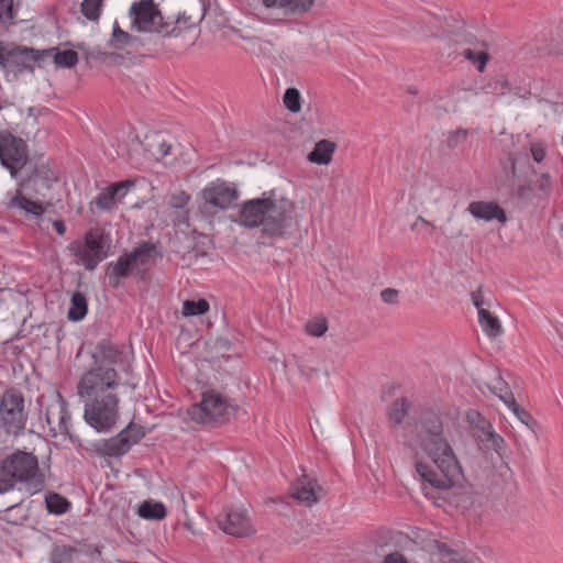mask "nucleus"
Segmentation results:
<instances>
[{"label": "nucleus", "mask_w": 563, "mask_h": 563, "mask_svg": "<svg viewBox=\"0 0 563 563\" xmlns=\"http://www.w3.org/2000/svg\"><path fill=\"white\" fill-rule=\"evenodd\" d=\"M26 420L23 395L15 389L5 390L0 397V422L3 430L18 435L24 430Z\"/></svg>", "instance_id": "nucleus-9"}, {"label": "nucleus", "mask_w": 563, "mask_h": 563, "mask_svg": "<svg viewBox=\"0 0 563 563\" xmlns=\"http://www.w3.org/2000/svg\"><path fill=\"white\" fill-rule=\"evenodd\" d=\"M531 191H532V187L530 184L520 185L517 188V197L521 200L529 199Z\"/></svg>", "instance_id": "nucleus-54"}, {"label": "nucleus", "mask_w": 563, "mask_h": 563, "mask_svg": "<svg viewBox=\"0 0 563 563\" xmlns=\"http://www.w3.org/2000/svg\"><path fill=\"white\" fill-rule=\"evenodd\" d=\"M53 225H54L55 231L59 235H64L65 234V232H66V224L64 223V221L56 220V221H54Z\"/></svg>", "instance_id": "nucleus-56"}, {"label": "nucleus", "mask_w": 563, "mask_h": 563, "mask_svg": "<svg viewBox=\"0 0 563 563\" xmlns=\"http://www.w3.org/2000/svg\"><path fill=\"white\" fill-rule=\"evenodd\" d=\"M467 211L478 220H497L500 223L507 221L506 211L494 201H473L468 205Z\"/></svg>", "instance_id": "nucleus-17"}, {"label": "nucleus", "mask_w": 563, "mask_h": 563, "mask_svg": "<svg viewBox=\"0 0 563 563\" xmlns=\"http://www.w3.org/2000/svg\"><path fill=\"white\" fill-rule=\"evenodd\" d=\"M0 162L3 167L9 169L12 178H18L19 172L29 162L26 143L8 131H1Z\"/></svg>", "instance_id": "nucleus-10"}, {"label": "nucleus", "mask_w": 563, "mask_h": 563, "mask_svg": "<svg viewBox=\"0 0 563 563\" xmlns=\"http://www.w3.org/2000/svg\"><path fill=\"white\" fill-rule=\"evenodd\" d=\"M536 186L545 194L550 192L552 188L551 176L549 174H542L537 180Z\"/></svg>", "instance_id": "nucleus-51"}, {"label": "nucleus", "mask_w": 563, "mask_h": 563, "mask_svg": "<svg viewBox=\"0 0 563 563\" xmlns=\"http://www.w3.org/2000/svg\"><path fill=\"white\" fill-rule=\"evenodd\" d=\"M131 30L143 33H156L163 37L172 36V22L166 21L153 0L134 1L129 10Z\"/></svg>", "instance_id": "nucleus-6"}, {"label": "nucleus", "mask_w": 563, "mask_h": 563, "mask_svg": "<svg viewBox=\"0 0 563 563\" xmlns=\"http://www.w3.org/2000/svg\"><path fill=\"white\" fill-rule=\"evenodd\" d=\"M263 19L272 20V21H278L279 20V18H271L268 12L267 13L263 12Z\"/></svg>", "instance_id": "nucleus-59"}, {"label": "nucleus", "mask_w": 563, "mask_h": 563, "mask_svg": "<svg viewBox=\"0 0 563 563\" xmlns=\"http://www.w3.org/2000/svg\"><path fill=\"white\" fill-rule=\"evenodd\" d=\"M384 563H408V562L401 553L393 552L385 556Z\"/></svg>", "instance_id": "nucleus-53"}, {"label": "nucleus", "mask_w": 563, "mask_h": 563, "mask_svg": "<svg viewBox=\"0 0 563 563\" xmlns=\"http://www.w3.org/2000/svg\"><path fill=\"white\" fill-rule=\"evenodd\" d=\"M419 220H421V221L427 223V221L422 217H419Z\"/></svg>", "instance_id": "nucleus-61"}, {"label": "nucleus", "mask_w": 563, "mask_h": 563, "mask_svg": "<svg viewBox=\"0 0 563 563\" xmlns=\"http://www.w3.org/2000/svg\"><path fill=\"white\" fill-rule=\"evenodd\" d=\"M24 169L26 176L18 183V186L32 189L36 194H41L42 189H49L58 180L57 174L43 161L27 162Z\"/></svg>", "instance_id": "nucleus-12"}, {"label": "nucleus", "mask_w": 563, "mask_h": 563, "mask_svg": "<svg viewBox=\"0 0 563 563\" xmlns=\"http://www.w3.org/2000/svg\"><path fill=\"white\" fill-rule=\"evenodd\" d=\"M306 331L312 336H322L328 331V321L324 317H316L306 323Z\"/></svg>", "instance_id": "nucleus-37"}, {"label": "nucleus", "mask_w": 563, "mask_h": 563, "mask_svg": "<svg viewBox=\"0 0 563 563\" xmlns=\"http://www.w3.org/2000/svg\"><path fill=\"white\" fill-rule=\"evenodd\" d=\"M0 494L14 488L15 483H25L34 494L44 486V475L38 467L37 457L27 452L15 451L1 461Z\"/></svg>", "instance_id": "nucleus-3"}, {"label": "nucleus", "mask_w": 563, "mask_h": 563, "mask_svg": "<svg viewBox=\"0 0 563 563\" xmlns=\"http://www.w3.org/2000/svg\"><path fill=\"white\" fill-rule=\"evenodd\" d=\"M139 42V38L120 29L118 22H114L110 45L115 49H122L124 47H134Z\"/></svg>", "instance_id": "nucleus-26"}, {"label": "nucleus", "mask_w": 563, "mask_h": 563, "mask_svg": "<svg viewBox=\"0 0 563 563\" xmlns=\"http://www.w3.org/2000/svg\"><path fill=\"white\" fill-rule=\"evenodd\" d=\"M258 49L264 57L272 59L273 64L277 65V57L275 55L277 49L272 41L260 40Z\"/></svg>", "instance_id": "nucleus-41"}, {"label": "nucleus", "mask_w": 563, "mask_h": 563, "mask_svg": "<svg viewBox=\"0 0 563 563\" xmlns=\"http://www.w3.org/2000/svg\"><path fill=\"white\" fill-rule=\"evenodd\" d=\"M302 107V97L297 88L290 87L284 91V108L292 113H299Z\"/></svg>", "instance_id": "nucleus-32"}, {"label": "nucleus", "mask_w": 563, "mask_h": 563, "mask_svg": "<svg viewBox=\"0 0 563 563\" xmlns=\"http://www.w3.org/2000/svg\"><path fill=\"white\" fill-rule=\"evenodd\" d=\"M467 418L471 423L475 424L478 429L485 432L487 429H490V423L477 411H470L467 413Z\"/></svg>", "instance_id": "nucleus-45"}, {"label": "nucleus", "mask_w": 563, "mask_h": 563, "mask_svg": "<svg viewBox=\"0 0 563 563\" xmlns=\"http://www.w3.org/2000/svg\"><path fill=\"white\" fill-rule=\"evenodd\" d=\"M120 376L113 367L98 366L87 371L77 385L84 401V419L98 432L111 431L119 419Z\"/></svg>", "instance_id": "nucleus-2"}, {"label": "nucleus", "mask_w": 563, "mask_h": 563, "mask_svg": "<svg viewBox=\"0 0 563 563\" xmlns=\"http://www.w3.org/2000/svg\"><path fill=\"white\" fill-rule=\"evenodd\" d=\"M508 159H509V163H510L509 172H510L512 177H516V175H517L516 159H515V157L511 154L509 155Z\"/></svg>", "instance_id": "nucleus-57"}, {"label": "nucleus", "mask_w": 563, "mask_h": 563, "mask_svg": "<svg viewBox=\"0 0 563 563\" xmlns=\"http://www.w3.org/2000/svg\"><path fill=\"white\" fill-rule=\"evenodd\" d=\"M120 351L110 342H101L97 345L96 353L93 354L95 367L104 366L111 367L119 361Z\"/></svg>", "instance_id": "nucleus-20"}, {"label": "nucleus", "mask_w": 563, "mask_h": 563, "mask_svg": "<svg viewBox=\"0 0 563 563\" xmlns=\"http://www.w3.org/2000/svg\"><path fill=\"white\" fill-rule=\"evenodd\" d=\"M262 4L266 11L271 9H280L282 0H262Z\"/></svg>", "instance_id": "nucleus-55"}, {"label": "nucleus", "mask_w": 563, "mask_h": 563, "mask_svg": "<svg viewBox=\"0 0 563 563\" xmlns=\"http://www.w3.org/2000/svg\"><path fill=\"white\" fill-rule=\"evenodd\" d=\"M156 252V246L152 242H142L131 253H128L135 268L145 266L150 263L151 257Z\"/></svg>", "instance_id": "nucleus-25"}, {"label": "nucleus", "mask_w": 563, "mask_h": 563, "mask_svg": "<svg viewBox=\"0 0 563 563\" xmlns=\"http://www.w3.org/2000/svg\"><path fill=\"white\" fill-rule=\"evenodd\" d=\"M44 53L47 55L54 53V63L57 66L71 68L78 62V54H77V52H75L73 49H65V51L59 52L56 48H51V49L44 51Z\"/></svg>", "instance_id": "nucleus-31"}, {"label": "nucleus", "mask_w": 563, "mask_h": 563, "mask_svg": "<svg viewBox=\"0 0 563 563\" xmlns=\"http://www.w3.org/2000/svg\"><path fill=\"white\" fill-rule=\"evenodd\" d=\"M335 143L329 140H321L316 143L313 150L308 154L307 158L310 163L318 165H328L332 161L335 151Z\"/></svg>", "instance_id": "nucleus-19"}, {"label": "nucleus", "mask_w": 563, "mask_h": 563, "mask_svg": "<svg viewBox=\"0 0 563 563\" xmlns=\"http://www.w3.org/2000/svg\"><path fill=\"white\" fill-rule=\"evenodd\" d=\"M233 410V406L225 397L210 389L202 394L200 402L188 408V415L198 423L209 424L224 421Z\"/></svg>", "instance_id": "nucleus-7"}, {"label": "nucleus", "mask_w": 563, "mask_h": 563, "mask_svg": "<svg viewBox=\"0 0 563 563\" xmlns=\"http://www.w3.org/2000/svg\"><path fill=\"white\" fill-rule=\"evenodd\" d=\"M416 442L432 461L433 466L418 461L416 472L424 483L438 489V495L426 493L437 507L449 504L460 507L455 488L464 481L462 466L444 435L443 423L432 410H423L415 423Z\"/></svg>", "instance_id": "nucleus-1"}, {"label": "nucleus", "mask_w": 563, "mask_h": 563, "mask_svg": "<svg viewBox=\"0 0 563 563\" xmlns=\"http://www.w3.org/2000/svg\"><path fill=\"white\" fill-rule=\"evenodd\" d=\"M103 0H84L81 13L89 21L97 22L100 18Z\"/></svg>", "instance_id": "nucleus-34"}, {"label": "nucleus", "mask_w": 563, "mask_h": 563, "mask_svg": "<svg viewBox=\"0 0 563 563\" xmlns=\"http://www.w3.org/2000/svg\"><path fill=\"white\" fill-rule=\"evenodd\" d=\"M485 91L503 96L509 91V81L504 75H498L485 86Z\"/></svg>", "instance_id": "nucleus-36"}, {"label": "nucleus", "mask_w": 563, "mask_h": 563, "mask_svg": "<svg viewBox=\"0 0 563 563\" xmlns=\"http://www.w3.org/2000/svg\"><path fill=\"white\" fill-rule=\"evenodd\" d=\"M478 322L483 331L489 338H498L504 332L499 319L496 316H494L489 310H479Z\"/></svg>", "instance_id": "nucleus-22"}, {"label": "nucleus", "mask_w": 563, "mask_h": 563, "mask_svg": "<svg viewBox=\"0 0 563 563\" xmlns=\"http://www.w3.org/2000/svg\"><path fill=\"white\" fill-rule=\"evenodd\" d=\"M467 132L466 130L459 129L454 132H451L448 137V146L449 147H455L460 142L464 141L466 139Z\"/></svg>", "instance_id": "nucleus-47"}, {"label": "nucleus", "mask_w": 563, "mask_h": 563, "mask_svg": "<svg viewBox=\"0 0 563 563\" xmlns=\"http://www.w3.org/2000/svg\"><path fill=\"white\" fill-rule=\"evenodd\" d=\"M4 289L3 288H0V292H2Z\"/></svg>", "instance_id": "nucleus-62"}, {"label": "nucleus", "mask_w": 563, "mask_h": 563, "mask_svg": "<svg viewBox=\"0 0 563 563\" xmlns=\"http://www.w3.org/2000/svg\"><path fill=\"white\" fill-rule=\"evenodd\" d=\"M286 205H288L290 208H294V203L292 202H289L286 199H284V218H283L284 229L286 227H289L291 229L289 234L299 235V224H298L297 218H292L290 216L289 217V223H287V217H286L287 208H286ZM285 236H286V231L284 230V238Z\"/></svg>", "instance_id": "nucleus-42"}, {"label": "nucleus", "mask_w": 563, "mask_h": 563, "mask_svg": "<svg viewBox=\"0 0 563 563\" xmlns=\"http://www.w3.org/2000/svg\"><path fill=\"white\" fill-rule=\"evenodd\" d=\"M45 505L49 514L57 516L66 514L71 507L70 501L66 497L54 492L46 495Z\"/></svg>", "instance_id": "nucleus-27"}, {"label": "nucleus", "mask_w": 563, "mask_h": 563, "mask_svg": "<svg viewBox=\"0 0 563 563\" xmlns=\"http://www.w3.org/2000/svg\"><path fill=\"white\" fill-rule=\"evenodd\" d=\"M145 437V430L142 426L130 422L115 437L103 440L97 451L103 455L117 457L130 451V449Z\"/></svg>", "instance_id": "nucleus-11"}, {"label": "nucleus", "mask_w": 563, "mask_h": 563, "mask_svg": "<svg viewBox=\"0 0 563 563\" xmlns=\"http://www.w3.org/2000/svg\"><path fill=\"white\" fill-rule=\"evenodd\" d=\"M134 268L135 266L128 253L120 255L115 263H109L107 267L109 285L112 288H118L121 285V280L128 278Z\"/></svg>", "instance_id": "nucleus-18"}, {"label": "nucleus", "mask_w": 563, "mask_h": 563, "mask_svg": "<svg viewBox=\"0 0 563 563\" xmlns=\"http://www.w3.org/2000/svg\"><path fill=\"white\" fill-rule=\"evenodd\" d=\"M531 154L536 163H541L545 158L547 152L542 144L533 143L531 145Z\"/></svg>", "instance_id": "nucleus-50"}, {"label": "nucleus", "mask_w": 563, "mask_h": 563, "mask_svg": "<svg viewBox=\"0 0 563 563\" xmlns=\"http://www.w3.org/2000/svg\"><path fill=\"white\" fill-rule=\"evenodd\" d=\"M504 398L505 405L515 413V416L527 427L530 429L533 428L536 424V420L533 417L522 407L518 405V402L515 399V396H510L509 394H505Z\"/></svg>", "instance_id": "nucleus-30"}, {"label": "nucleus", "mask_w": 563, "mask_h": 563, "mask_svg": "<svg viewBox=\"0 0 563 563\" xmlns=\"http://www.w3.org/2000/svg\"><path fill=\"white\" fill-rule=\"evenodd\" d=\"M190 196L185 191L173 194L168 200V205L173 209L183 210L187 207Z\"/></svg>", "instance_id": "nucleus-40"}, {"label": "nucleus", "mask_w": 563, "mask_h": 563, "mask_svg": "<svg viewBox=\"0 0 563 563\" xmlns=\"http://www.w3.org/2000/svg\"><path fill=\"white\" fill-rule=\"evenodd\" d=\"M274 191L264 192L263 197L242 203L239 217L245 228H256L263 224V233L272 236L282 235V212L273 199Z\"/></svg>", "instance_id": "nucleus-4"}, {"label": "nucleus", "mask_w": 563, "mask_h": 563, "mask_svg": "<svg viewBox=\"0 0 563 563\" xmlns=\"http://www.w3.org/2000/svg\"><path fill=\"white\" fill-rule=\"evenodd\" d=\"M209 310V303L206 299L186 300L183 303L184 317H195L205 314Z\"/></svg>", "instance_id": "nucleus-33"}, {"label": "nucleus", "mask_w": 563, "mask_h": 563, "mask_svg": "<svg viewBox=\"0 0 563 563\" xmlns=\"http://www.w3.org/2000/svg\"><path fill=\"white\" fill-rule=\"evenodd\" d=\"M196 25V21L191 19L190 15H186V13H180L175 21V23H172V29H174V32L172 33L173 36L179 35L183 31L194 27Z\"/></svg>", "instance_id": "nucleus-39"}, {"label": "nucleus", "mask_w": 563, "mask_h": 563, "mask_svg": "<svg viewBox=\"0 0 563 563\" xmlns=\"http://www.w3.org/2000/svg\"><path fill=\"white\" fill-rule=\"evenodd\" d=\"M88 311V303L86 296L80 291H75L70 299V308L68 309L67 317L70 321L77 322L82 320Z\"/></svg>", "instance_id": "nucleus-24"}, {"label": "nucleus", "mask_w": 563, "mask_h": 563, "mask_svg": "<svg viewBox=\"0 0 563 563\" xmlns=\"http://www.w3.org/2000/svg\"><path fill=\"white\" fill-rule=\"evenodd\" d=\"M25 188L18 186L15 195L9 202L10 208H19L24 210L26 213L40 217L45 212V208L40 201H33L23 196L22 191Z\"/></svg>", "instance_id": "nucleus-21"}, {"label": "nucleus", "mask_w": 563, "mask_h": 563, "mask_svg": "<svg viewBox=\"0 0 563 563\" xmlns=\"http://www.w3.org/2000/svg\"><path fill=\"white\" fill-rule=\"evenodd\" d=\"M155 143L157 144L158 146V153L162 155V156H166L170 153V150H172V145L169 143H167L163 137H161L159 135H157L155 137Z\"/></svg>", "instance_id": "nucleus-52"}, {"label": "nucleus", "mask_w": 563, "mask_h": 563, "mask_svg": "<svg viewBox=\"0 0 563 563\" xmlns=\"http://www.w3.org/2000/svg\"><path fill=\"white\" fill-rule=\"evenodd\" d=\"M139 515L144 519L162 520L166 517L167 511L162 503L144 501L139 507Z\"/></svg>", "instance_id": "nucleus-29"}, {"label": "nucleus", "mask_w": 563, "mask_h": 563, "mask_svg": "<svg viewBox=\"0 0 563 563\" xmlns=\"http://www.w3.org/2000/svg\"><path fill=\"white\" fill-rule=\"evenodd\" d=\"M483 433L485 435V440L489 443L490 449L501 456L506 446L504 438L496 433L492 427Z\"/></svg>", "instance_id": "nucleus-38"}, {"label": "nucleus", "mask_w": 563, "mask_h": 563, "mask_svg": "<svg viewBox=\"0 0 563 563\" xmlns=\"http://www.w3.org/2000/svg\"><path fill=\"white\" fill-rule=\"evenodd\" d=\"M218 526L227 533L236 538L247 537L253 532V527L245 509L230 508L217 518Z\"/></svg>", "instance_id": "nucleus-14"}, {"label": "nucleus", "mask_w": 563, "mask_h": 563, "mask_svg": "<svg viewBox=\"0 0 563 563\" xmlns=\"http://www.w3.org/2000/svg\"><path fill=\"white\" fill-rule=\"evenodd\" d=\"M13 19V0H0V20Z\"/></svg>", "instance_id": "nucleus-46"}, {"label": "nucleus", "mask_w": 563, "mask_h": 563, "mask_svg": "<svg viewBox=\"0 0 563 563\" xmlns=\"http://www.w3.org/2000/svg\"><path fill=\"white\" fill-rule=\"evenodd\" d=\"M289 496L307 507L318 504L324 496V489L314 477L301 474L290 486Z\"/></svg>", "instance_id": "nucleus-15"}, {"label": "nucleus", "mask_w": 563, "mask_h": 563, "mask_svg": "<svg viewBox=\"0 0 563 563\" xmlns=\"http://www.w3.org/2000/svg\"><path fill=\"white\" fill-rule=\"evenodd\" d=\"M492 391L498 396V398L505 404L506 398H504L505 394H509L514 396L512 391L509 389L508 384L499 376L496 379V383L492 387Z\"/></svg>", "instance_id": "nucleus-44"}, {"label": "nucleus", "mask_w": 563, "mask_h": 563, "mask_svg": "<svg viewBox=\"0 0 563 563\" xmlns=\"http://www.w3.org/2000/svg\"><path fill=\"white\" fill-rule=\"evenodd\" d=\"M135 186V180L125 179L109 185L104 190L99 192L91 205H95L97 209L109 212L113 207L121 202L122 199L128 195L129 190Z\"/></svg>", "instance_id": "nucleus-16"}, {"label": "nucleus", "mask_w": 563, "mask_h": 563, "mask_svg": "<svg viewBox=\"0 0 563 563\" xmlns=\"http://www.w3.org/2000/svg\"><path fill=\"white\" fill-rule=\"evenodd\" d=\"M399 292L394 288H385L380 292V298L385 303L395 305L398 302Z\"/></svg>", "instance_id": "nucleus-48"}, {"label": "nucleus", "mask_w": 563, "mask_h": 563, "mask_svg": "<svg viewBox=\"0 0 563 563\" xmlns=\"http://www.w3.org/2000/svg\"><path fill=\"white\" fill-rule=\"evenodd\" d=\"M184 527L194 536L199 534V531L195 529L194 523L190 520L184 522Z\"/></svg>", "instance_id": "nucleus-58"}, {"label": "nucleus", "mask_w": 563, "mask_h": 563, "mask_svg": "<svg viewBox=\"0 0 563 563\" xmlns=\"http://www.w3.org/2000/svg\"><path fill=\"white\" fill-rule=\"evenodd\" d=\"M461 55L472 62L478 71H484L486 64L489 59V55L485 51L476 52L472 48H464L461 53Z\"/></svg>", "instance_id": "nucleus-35"}, {"label": "nucleus", "mask_w": 563, "mask_h": 563, "mask_svg": "<svg viewBox=\"0 0 563 563\" xmlns=\"http://www.w3.org/2000/svg\"><path fill=\"white\" fill-rule=\"evenodd\" d=\"M42 54L32 47L14 43L0 42V68L8 74L18 76L25 71L33 73L34 64L40 62Z\"/></svg>", "instance_id": "nucleus-8"}, {"label": "nucleus", "mask_w": 563, "mask_h": 563, "mask_svg": "<svg viewBox=\"0 0 563 563\" xmlns=\"http://www.w3.org/2000/svg\"><path fill=\"white\" fill-rule=\"evenodd\" d=\"M70 413L63 404L59 409L58 432L60 434H69Z\"/></svg>", "instance_id": "nucleus-43"}, {"label": "nucleus", "mask_w": 563, "mask_h": 563, "mask_svg": "<svg viewBox=\"0 0 563 563\" xmlns=\"http://www.w3.org/2000/svg\"><path fill=\"white\" fill-rule=\"evenodd\" d=\"M441 549H443L449 554L451 553L450 549L445 544H442Z\"/></svg>", "instance_id": "nucleus-60"}, {"label": "nucleus", "mask_w": 563, "mask_h": 563, "mask_svg": "<svg viewBox=\"0 0 563 563\" xmlns=\"http://www.w3.org/2000/svg\"><path fill=\"white\" fill-rule=\"evenodd\" d=\"M109 238L104 230L89 229L82 240L70 242L67 250L74 256L77 265H82L87 271L92 272L99 263L108 257Z\"/></svg>", "instance_id": "nucleus-5"}, {"label": "nucleus", "mask_w": 563, "mask_h": 563, "mask_svg": "<svg viewBox=\"0 0 563 563\" xmlns=\"http://www.w3.org/2000/svg\"><path fill=\"white\" fill-rule=\"evenodd\" d=\"M410 402L407 398L401 397L391 402L388 408L387 417L389 422L396 427L400 426L408 416Z\"/></svg>", "instance_id": "nucleus-23"}, {"label": "nucleus", "mask_w": 563, "mask_h": 563, "mask_svg": "<svg viewBox=\"0 0 563 563\" xmlns=\"http://www.w3.org/2000/svg\"><path fill=\"white\" fill-rule=\"evenodd\" d=\"M206 205L225 210L239 198L236 186L223 179L209 183L201 191Z\"/></svg>", "instance_id": "nucleus-13"}, {"label": "nucleus", "mask_w": 563, "mask_h": 563, "mask_svg": "<svg viewBox=\"0 0 563 563\" xmlns=\"http://www.w3.org/2000/svg\"><path fill=\"white\" fill-rule=\"evenodd\" d=\"M471 298H472L473 305L476 307L478 312H479V310H486L484 308V306L489 305L483 296L482 286H478V288L471 294Z\"/></svg>", "instance_id": "nucleus-49"}, {"label": "nucleus", "mask_w": 563, "mask_h": 563, "mask_svg": "<svg viewBox=\"0 0 563 563\" xmlns=\"http://www.w3.org/2000/svg\"><path fill=\"white\" fill-rule=\"evenodd\" d=\"M316 0H284V18L301 16L314 4Z\"/></svg>", "instance_id": "nucleus-28"}]
</instances>
